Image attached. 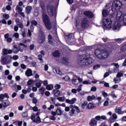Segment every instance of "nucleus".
Segmentation results:
<instances>
[{"label":"nucleus","instance_id":"nucleus-40","mask_svg":"<svg viewBox=\"0 0 126 126\" xmlns=\"http://www.w3.org/2000/svg\"><path fill=\"white\" fill-rule=\"evenodd\" d=\"M46 89L47 90H52V89H53L52 85H48L46 86Z\"/></svg>","mask_w":126,"mask_h":126},{"label":"nucleus","instance_id":"nucleus-59","mask_svg":"<svg viewBox=\"0 0 126 126\" xmlns=\"http://www.w3.org/2000/svg\"><path fill=\"white\" fill-rule=\"evenodd\" d=\"M31 108H32L33 111L34 112H37L38 111V107L37 106H34V107H31Z\"/></svg>","mask_w":126,"mask_h":126},{"label":"nucleus","instance_id":"nucleus-43","mask_svg":"<svg viewBox=\"0 0 126 126\" xmlns=\"http://www.w3.org/2000/svg\"><path fill=\"white\" fill-rule=\"evenodd\" d=\"M123 40L124 39L122 38H118V39H115V41L117 42V43L121 44V43L123 42Z\"/></svg>","mask_w":126,"mask_h":126},{"label":"nucleus","instance_id":"nucleus-35","mask_svg":"<svg viewBox=\"0 0 126 126\" xmlns=\"http://www.w3.org/2000/svg\"><path fill=\"white\" fill-rule=\"evenodd\" d=\"M16 9L18 11V12H19V13H20L21 12H22V10H23L22 8L19 6H17Z\"/></svg>","mask_w":126,"mask_h":126},{"label":"nucleus","instance_id":"nucleus-18","mask_svg":"<svg viewBox=\"0 0 126 126\" xmlns=\"http://www.w3.org/2000/svg\"><path fill=\"white\" fill-rule=\"evenodd\" d=\"M25 74L27 76H32L33 74L32 73V70L31 69H28L25 72Z\"/></svg>","mask_w":126,"mask_h":126},{"label":"nucleus","instance_id":"nucleus-61","mask_svg":"<svg viewBox=\"0 0 126 126\" xmlns=\"http://www.w3.org/2000/svg\"><path fill=\"white\" fill-rule=\"evenodd\" d=\"M123 75L124 74L122 73H118L117 75V77L120 78V77H122V76H123Z\"/></svg>","mask_w":126,"mask_h":126},{"label":"nucleus","instance_id":"nucleus-2","mask_svg":"<svg viewBox=\"0 0 126 126\" xmlns=\"http://www.w3.org/2000/svg\"><path fill=\"white\" fill-rule=\"evenodd\" d=\"M40 6L42 8L41 12L43 21L47 29H48V30H51L52 29V23L50 21V19H49V17L47 15L45 11V3L41 2Z\"/></svg>","mask_w":126,"mask_h":126},{"label":"nucleus","instance_id":"nucleus-14","mask_svg":"<svg viewBox=\"0 0 126 126\" xmlns=\"http://www.w3.org/2000/svg\"><path fill=\"white\" fill-rule=\"evenodd\" d=\"M48 42L49 44L52 46H55L57 44V41L54 40V38L52 37L51 34L48 35Z\"/></svg>","mask_w":126,"mask_h":126},{"label":"nucleus","instance_id":"nucleus-17","mask_svg":"<svg viewBox=\"0 0 126 126\" xmlns=\"http://www.w3.org/2000/svg\"><path fill=\"white\" fill-rule=\"evenodd\" d=\"M76 98H73L71 100H69L68 99H67L65 100V102L66 103H67L68 104H74V103H75V102H76Z\"/></svg>","mask_w":126,"mask_h":126},{"label":"nucleus","instance_id":"nucleus-21","mask_svg":"<svg viewBox=\"0 0 126 126\" xmlns=\"http://www.w3.org/2000/svg\"><path fill=\"white\" fill-rule=\"evenodd\" d=\"M3 107H8L9 105H10V102H9V101L8 100H3Z\"/></svg>","mask_w":126,"mask_h":126},{"label":"nucleus","instance_id":"nucleus-15","mask_svg":"<svg viewBox=\"0 0 126 126\" xmlns=\"http://www.w3.org/2000/svg\"><path fill=\"white\" fill-rule=\"evenodd\" d=\"M84 15L86 16H87L88 17H89V18H93L94 15L93 14V13L92 12L90 11H86L84 12Z\"/></svg>","mask_w":126,"mask_h":126},{"label":"nucleus","instance_id":"nucleus-25","mask_svg":"<svg viewBox=\"0 0 126 126\" xmlns=\"http://www.w3.org/2000/svg\"><path fill=\"white\" fill-rule=\"evenodd\" d=\"M32 9V7L31 6H29L26 7V11L28 14H30L31 13V10Z\"/></svg>","mask_w":126,"mask_h":126},{"label":"nucleus","instance_id":"nucleus-55","mask_svg":"<svg viewBox=\"0 0 126 126\" xmlns=\"http://www.w3.org/2000/svg\"><path fill=\"white\" fill-rule=\"evenodd\" d=\"M70 110V106L65 107V112H69Z\"/></svg>","mask_w":126,"mask_h":126},{"label":"nucleus","instance_id":"nucleus-13","mask_svg":"<svg viewBox=\"0 0 126 126\" xmlns=\"http://www.w3.org/2000/svg\"><path fill=\"white\" fill-rule=\"evenodd\" d=\"M120 22H115V25L112 27L113 30L115 31V32H118V31H120V28H121V24H120Z\"/></svg>","mask_w":126,"mask_h":126},{"label":"nucleus","instance_id":"nucleus-45","mask_svg":"<svg viewBox=\"0 0 126 126\" xmlns=\"http://www.w3.org/2000/svg\"><path fill=\"white\" fill-rule=\"evenodd\" d=\"M32 101L33 104H37V102H38V99H37V98H36L35 97H33Z\"/></svg>","mask_w":126,"mask_h":126},{"label":"nucleus","instance_id":"nucleus-22","mask_svg":"<svg viewBox=\"0 0 126 126\" xmlns=\"http://www.w3.org/2000/svg\"><path fill=\"white\" fill-rule=\"evenodd\" d=\"M44 41H45V35L43 34L41 35V36L39 37L38 42L39 44H43Z\"/></svg>","mask_w":126,"mask_h":126},{"label":"nucleus","instance_id":"nucleus-48","mask_svg":"<svg viewBox=\"0 0 126 126\" xmlns=\"http://www.w3.org/2000/svg\"><path fill=\"white\" fill-rule=\"evenodd\" d=\"M17 86V85L16 84H14L12 86H11L12 90H16V87Z\"/></svg>","mask_w":126,"mask_h":126},{"label":"nucleus","instance_id":"nucleus-11","mask_svg":"<svg viewBox=\"0 0 126 126\" xmlns=\"http://www.w3.org/2000/svg\"><path fill=\"white\" fill-rule=\"evenodd\" d=\"M65 39L68 44H71V43L75 41V38H74V34L73 33L66 35Z\"/></svg>","mask_w":126,"mask_h":126},{"label":"nucleus","instance_id":"nucleus-33","mask_svg":"<svg viewBox=\"0 0 126 126\" xmlns=\"http://www.w3.org/2000/svg\"><path fill=\"white\" fill-rule=\"evenodd\" d=\"M46 90V89L44 87H41L40 89H39V92H40L41 95H43L44 94V92H45V91Z\"/></svg>","mask_w":126,"mask_h":126},{"label":"nucleus","instance_id":"nucleus-3","mask_svg":"<svg viewBox=\"0 0 126 126\" xmlns=\"http://www.w3.org/2000/svg\"><path fill=\"white\" fill-rule=\"evenodd\" d=\"M81 26L79 25V22L76 21V27L79 32L83 31V29H86L89 27V21L87 18L83 19L81 22Z\"/></svg>","mask_w":126,"mask_h":126},{"label":"nucleus","instance_id":"nucleus-28","mask_svg":"<svg viewBox=\"0 0 126 126\" xmlns=\"http://www.w3.org/2000/svg\"><path fill=\"white\" fill-rule=\"evenodd\" d=\"M31 24L32 26L34 25V26H37V25H38V23L35 20H33L31 21Z\"/></svg>","mask_w":126,"mask_h":126},{"label":"nucleus","instance_id":"nucleus-60","mask_svg":"<svg viewBox=\"0 0 126 126\" xmlns=\"http://www.w3.org/2000/svg\"><path fill=\"white\" fill-rule=\"evenodd\" d=\"M63 79H64L65 81H68L70 78L68 76H66L65 77L63 78Z\"/></svg>","mask_w":126,"mask_h":126},{"label":"nucleus","instance_id":"nucleus-46","mask_svg":"<svg viewBox=\"0 0 126 126\" xmlns=\"http://www.w3.org/2000/svg\"><path fill=\"white\" fill-rule=\"evenodd\" d=\"M55 90H59L61 88V85L60 84H56L55 86Z\"/></svg>","mask_w":126,"mask_h":126},{"label":"nucleus","instance_id":"nucleus-53","mask_svg":"<svg viewBox=\"0 0 126 126\" xmlns=\"http://www.w3.org/2000/svg\"><path fill=\"white\" fill-rule=\"evenodd\" d=\"M111 65H114L117 68H119L120 67V65H119V63H112Z\"/></svg>","mask_w":126,"mask_h":126},{"label":"nucleus","instance_id":"nucleus-24","mask_svg":"<svg viewBox=\"0 0 126 126\" xmlns=\"http://www.w3.org/2000/svg\"><path fill=\"white\" fill-rule=\"evenodd\" d=\"M109 11L108 10H103L102 12V16L103 17H107V15L109 14Z\"/></svg>","mask_w":126,"mask_h":126},{"label":"nucleus","instance_id":"nucleus-16","mask_svg":"<svg viewBox=\"0 0 126 126\" xmlns=\"http://www.w3.org/2000/svg\"><path fill=\"white\" fill-rule=\"evenodd\" d=\"M3 55H4V56L6 55H10L11 54H12V52H13V50H8L6 49L5 48L3 49Z\"/></svg>","mask_w":126,"mask_h":126},{"label":"nucleus","instance_id":"nucleus-30","mask_svg":"<svg viewBox=\"0 0 126 126\" xmlns=\"http://www.w3.org/2000/svg\"><path fill=\"white\" fill-rule=\"evenodd\" d=\"M56 115H57L58 116H61V115H62V110L59 108H58L56 110Z\"/></svg>","mask_w":126,"mask_h":126},{"label":"nucleus","instance_id":"nucleus-37","mask_svg":"<svg viewBox=\"0 0 126 126\" xmlns=\"http://www.w3.org/2000/svg\"><path fill=\"white\" fill-rule=\"evenodd\" d=\"M31 119L33 121V123H35V122H36V115H35V114H33L31 116Z\"/></svg>","mask_w":126,"mask_h":126},{"label":"nucleus","instance_id":"nucleus-41","mask_svg":"<svg viewBox=\"0 0 126 126\" xmlns=\"http://www.w3.org/2000/svg\"><path fill=\"white\" fill-rule=\"evenodd\" d=\"M76 78H77V80H78L79 83H82L83 80L79 77H78L77 76L75 75Z\"/></svg>","mask_w":126,"mask_h":126},{"label":"nucleus","instance_id":"nucleus-26","mask_svg":"<svg viewBox=\"0 0 126 126\" xmlns=\"http://www.w3.org/2000/svg\"><path fill=\"white\" fill-rule=\"evenodd\" d=\"M115 112L117 114H122V108L118 107L115 109Z\"/></svg>","mask_w":126,"mask_h":126},{"label":"nucleus","instance_id":"nucleus-56","mask_svg":"<svg viewBox=\"0 0 126 126\" xmlns=\"http://www.w3.org/2000/svg\"><path fill=\"white\" fill-rule=\"evenodd\" d=\"M22 35L24 38L26 36V32H25V30H23V31H22Z\"/></svg>","mask_w":126,"mask_h":126},{"label":"nucleus","instance_id":"nucleus-19","mask_svg":"<svg viewBox=\"0 0 126 126\" xmlns=\"http://www.w3.org/2000/svg\"><path fill=\"white\" fill-rule=\"evenodd\" d=\"M53 94L56 97H59L61 95V91L59 90H53Z\"/></svg>","mask_w":126,"mask_h":126},{"label":"nucleus","instance_id":"nucleus-49","mask_svg":"<svg viewBox=\"0 0 126 126\" xmlns=\"http://www.w3.org/2000/svg\"><path fill=\"white\" fill-rule=\"evenodd\" d=\"M99 67L100 64H95L93 66V69H98Z\"/></svg>","mask_w":126,"mask_h":126},{"label":"nucleus","instance_id":"nucleus-8","mask_svg":"<svg viewBox=\"0 0 126 126\" xmlns=\"http://www.w3.org/2000/svg\"><path fill=\"white\" fill-rule=\"evenodd\" d=\"M47 12L50 16H57V11L55 9L54 6L51 3H48L47 6Z\"/></svg>","mask_w":126,"mask_h":126},{"label":"nucleus","instance_id":"nucleus-29","mask_svg":"<svg viewBox=\"0 0 126 126\" xmlns=\"http://www.w3.org/2000/svg\"><path fill=\"white\" fill-rule=\"evenodd\" d=\"M62 63H64V64H66V63H68V59L67 58H63Z\"/></svg>","mask_w":126,"mask_h":126},{"label":"nucleus","instance_id":"nucleus-6","mask_svg":"<svg viewBox=\"0 0 126 126\" xmlns=\"http://www.w3.org/2000/svg\"><path fill=\"white\" fill-rule=\"evenodd\" d=\"M1 63L3 65L10 64L12 62V57L11 55H7L1 57Z\"/></svg>","mask_w":126,"mask_h":126},{"label":"nucleus","instance_id":"nucleus-12","mask_svg":"<svg viewBox=\"0 0 126 126\" xmlns=\"http://www.w3.org/2000/svg\"><path fill=\"white\" fill-rule=\"evenodd\" d=\"M21 46H23V47H25L26 49L27 48V45H25L23 43H20L19 44V47H17V46L16 45H13V52L14 54H17L19 51L20 52H22V50L21 49Z\"/></svg>","mask_w":126,"mask_h":126},{"label":"nucleus","instance_id":"nucleus-5","mask_svg":"<svg viewBox=\"0 0 126 126\" xmlns=\"http://www.w3.org/2000/svg\"><path fill=\"white\" fill-rule=\"evenodd\" d=\"M114 12L109 15L111 18H117L118 22H121L123 20V13L119 10L113 11Z\"/></svg>","mask_w":126,"mask_h":126},{"label":"nucleus","instance_id":"nucleus-57","mask_svg":"<svg viewBox=\"0 0 126 126\" xmlns=\"http://www.w3.org/2000/svg\"><path fill=\"white\" fill-rule=\"evenodd\" d=\"M18 56L17 55H15L13 56V57H12V59L14 60V61H17V60H18Z\"/></svg>","mask_w":126,"mask_h":126},{"label":"nucleus","instance_id":"nucleus-39","mask_svg":"<svg viewBox=\"0 0 126 126\" xmlns=\"http://www.w3.org/2000/svg\"><path fill=\"white\" fill-rule=\"evenodd\" d=\"M87 101H84L81 105L82 109H85V106H87Z\"/></svg>","mask_w":126,"mask_h":126},{"label":"nucleus","instance_id":"nucleus-4","mask_svg":"<svg viewBox=\"0 0 126 126\" xmlns=\"http://www.w3.org/2000/svg\"><path fill=\"white\" fill-rule=\"evenodd\" d=\"M94 55L98 59L103 60L109 57V52L106 50L98 48L94 50Z\"/></svg>","mask_w":126,"mask_h":126},{"label":"nucleus","instance_id":"nucleus-36","mask_svg":"<svg viewBox=\"0 0 126 126\" xmlns=\"http://www.w3.org/2000/svg\"><path fill=\"white\" fill-rule=\"evenodd\" d=\"M94 105L92 103H90L88 104L87 106L88 109H94Z\"/></svg>","mask_w":126,"mask_h":126},{"label":"nucleus","instance_id":"nucleus-20","mask_svg":"<svg viewBox=\"0 0 126 126\" xmlns=\"http://www.w3.org/2000/svg\"><path fill=\"white\" fill-rule=\"evenodd\" d=\"M53 56L54 58H59L61 56V53L59 50H56L53 53Z\"/></svg>","mask_w":126,"mask_h":126},{"label":"nucleus","instance_id":"nucleus-32","mask_svg":"<svg viewBox=\"0 0 126 126\" xmlns=\"http://www.w3.org/2000/svg\"><path fill=\"white\" fill-rule=\"evenodd\" d=\"M54 70H55V71H56V72L57 74L62 75V71H61L59 68H56L54 69Z\"/></svg>","mask_w":126,"mask_h":126},{"label":"nucleus","instance_id":"nucleus-64","mask_svg":"<svg viewBox=\"0 0 126 126\" xmlns=\"http://www.w3.org/2000/svg\"><path fill=\"white\" fill-rule=\"evenodd\" d=\"M3 98L4 96H3V94H0V101H3Z\"/></svg>","mask_w":126,"mask_h":126},{"label":"nucleus","instance_id":"nucleus-50","mask_svg":"<svg viewBox=\"0 0 126 126\" xmlns=\"http://www.w3.org/2000/svg\"><path fill=\"white\" fill-rule=\"evenodd\" d=\"M36 62H31L30 64L31 65V66H33L34 67H36Z\"/></svg>","mask_w":126,"mask_h":126},{"label":"nucleus","instance_id":"nucleus-47","mask_svg":"<svg viewBox=\"0 0 126 126\" xmlns=\"http://www.w3.org/2000/svg\"><path fill=\"white\" fill-rule=\"evenodd\" d=\"M28 116V113L27 112H25L22 114L23 118H26Z\"/></svg>","mask_w":126,"mask_h":126},{"label":"nucleus","instance_id":"nucleus-42","mask_svg":"<svg viewBox=\"0 0 126 126\" xmlns=\"http://www.w3.org/2000/svg\"><path fill=\"white\" fill-rule=\"evenodd\" d=\"M32 84H33V80H30L28 81V87H30V85H32Z\"/></svg>","mask_w":126,"mask_h":126},{"label":"nucleus","instance_id":"nucleus-58","mask_svg":"<svg viewBox=\"0 0 126 126\" xmlns=\"http://www.w3.org/2000/svg\"><path fill=\"white\" fill-rule=\"evenodd\" d=\"M6 42L7 43H11V42H12V38L11 37L7 38L6 39Z\"/></svg>","mask_w":126,"mask_h":126},{"label":"nucleus","instance_id":"nucleus-31","mask_svg":"<svg viewBox=\"0 0 126 126\" xmlns=\"http://www.w3.org/2000/svg\"><path fill=\"white\" fill-rule=\"evenodd\" d=\"M34 123H36V124H39L41 123V118H40L39 116H37L35 119V121Z\"/></svg>","mask_w":126,"mask_h":126},{"label":"nucleus","instance_id":"nucleus-51","mask_svg":"<svg viewBox=\"0 0 126 126\" xmlns=\"http://www.w3.org/2000/svg\"><path fill=\"white\" fill-rule=\"evenodd\" d=\"M75 77V75L74 76L73 78L72 79V83L73 84H75V82H76V80H77V79Z\"/></svg>","mask_w":126,"mask_h":126},{"label":"nucleus","instance_id":"nucleus-54","mask_svg":"<svg viewBox=\"0 0 126 126\" xmlns=\"http://www.w3.org/2000/svg\"><path fill=\"white\" fill-rule=\"evenodd\" d=\"M96 90H97V88L95 86L92 87L91 89V91H93V92H95V91H96Z\"/></svg>","mask_w":126,"mask_h":126},{"label":"nucleus","instance_id":"nucleus-27","mask_svg":"<svg viewBox=\"0 0 126 126\" xmlns=\"http://www.w3.org/2000/svg\"><path fill=\"white\" fill-rule=\"evenodd\" d=\"M114 81L115 84L120 83V81H121V78L117 77L116 78H114Z\"/></svg>","mask_w":126,"mask_h":126},{"label":"nucleus","instance_id":"nucleus-7","mask_svg":"<svg viewBox=\"0 0 126 126\" xmlns=\"http://www.w3.org/2000/svg\"><path fill=\"white\" fill-rule=\"evenodd\" d=\"M123 7V3L120 0H114L112 3V10L116 11V10H120V8Z\"/></svg>","mask_w":126,"mask_h":126},{"label":"nucleus","instance_id":"nucleus-1","mask_svg":"<svg viewBox=\"0 0 126 126\" xmlns=\"http://www.w3.org/2000/svg\"><path fill=\"white\" fill-rule=\"evenodd\" d=\"M94 63V59L90 57V54L86 53L79 57L78 63L80 65H90Z\"/></svg>","mask_w":126,"mask_h":126},{"label":"nucleus","instance_id":"nucleus-63","mask_svg":"<svg viewBox=\"0 0 126 126\" xmlns=\"http://www.w3.org/2000/svg\"><path fill=\"white\" fill-rule=\"evenodd\" d=\"M112 118H113V119H114L116 120H117V118H118V116H117V114H116V113H114L112 115Z\"/></svg>","mask_w":126,"mask_h":126},{"label":"nucleus","instance_id":"nucleus-52","mask_svg":"<svg viewBox=\"0 0 126 126\" xmlns=\"http://www.w3.org/2000/svg\"><path fill=\"white\" fill-rule=\"evenodd\" d=\"M3 18L5 19H9V15L7 14H5L3 15Z\"/></svg>","mask_w":126,"mask_h":126},{"label":"nucleus","instance_id":"nucleus-23","mask_svg":"<svg viewBox=\"0 0 126 126\" xmlns=\"http://www.w3.org/2000/svg\"><path fill=\"white\" fill-rule=\"evenodd\" d=\"M90 126H97V121L94 119H92L90 122Z\"/></svg>","mask_w":126,"mask_h":126},{"label":"nucleus","instance_id":"nucleus-9","mask_svg":"<svg viewBox=\"0 0 126 126\" xmlns=\"http://www.w3.org/2000/svg\"><path fill=\"white\" fill-rule=\"evenodd\" d=\"M75 110H76V112L78 113H80V110H79V108L78 106L70 105V110L69 111L68 113L69 116H70V117H73V116H74V114H75Z\"/></svg>","mask_w":126,"mask_h":126},{"label":"nucleus","instance_id":"nucleus-10","mask_svg":"<svg viewBox=\"0 0 126 126\" xmlns=\"http://www.w3.org/2000/svg\"><path fill=\"white\" fill-rule=\"evenodd\" d=\"M102 22L103 26L107 29L109 30L112 28V20L111 19H103Z\"/></svg>","mask_w":126,"mask_h":126},{"label":"nucleus","instance_id":"nucleus-38","mask_svg":"<svg viewBox=\"0 0 126 126\" xmlns=\"http://www.w3.org/2000/svg\"><path fill=\"white\" fill-rule=\"evenodd\" d=\"M57 100H59V101H60V102H64V100H65V97H59L57 98Z\"/></svg>","mask_w":126,"mask_h":126},{"label":"nucleus","instance_id":"nucleus-62","mask_svg":"<svg viewBox=\"0 0 126 126\" xmlns=\"http://www.w3.org/2000/svg\"><path fill=\"white\" fill-rule=\"evenodd\" d=\"M123 22L126 25V14L123 16Z\"/></svg>","mask_w":126,"mask_h":126},{"label":"nucleus","instance_id":"nucleus-34","mask_svg":"<svg viewBox=\"0 0 126 126\" xmlns=\"http://www.w3.org/2000/svg\"><path fill=\"white\" fill-rule=\"evenodd\" d=\"M42 83H43L42 81H39V82H38L36 84V86L37 88H40L41 87V86L42 85Z\"/></svg>","mask_w":126,"mask_h":126},{"label":"nucleus","instance_id":"nucleus-44","mask_svg":"<svg viewBox=\"0 0 126 126\" xmlns=\"http://www.w3.org/2000/svg\"><path fill=\"white\" fill-rule=\"evenodd\" d=\"M38 59L41 62L43 63V57L41 55H39L37 56Z\"/></svg>","mask_w":126,"mask_h":126}]
</instances>
